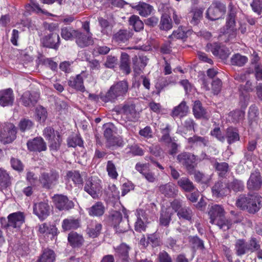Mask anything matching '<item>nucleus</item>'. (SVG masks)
Instances as JSON below:
<instances>
[{
	"instance_id": "obj_1",
	"label": "nucleus",
	"mask_w": 262,
	"mask_h": 262,
	"mask_svg": "<svg viewBox=\"0 0 262 262\" xmlns=\"http://www.w3.org/2000/svg\"><path fill=\"white\" fill-rule=\"evenodd\" d=\"M262 198L257 194H241L236 199V206L250 213L257 212L262 206Z\"/></svg>"
},
{
	"instance_id": "obj_2",
	"label": "nucleus",
	"mask_w": 262,
	"mask_h": 262,
	"mask_svg": "<svg viewBox=\"0 0 262 262\" xmlns=\"http://www.w3.org/2000/svg\"><path fill=\"white\" fill-rule=\"evenodd\" d=\"M225 211L222 206L219 205H212L208 211L209 222L217 226L220 229L226 231L230 228L231 221L225 217Z\"/></svg>"
},
{
	"instance_id": "obj_3",
	"label": "nucleus",
	"mask_w": 262,
	"mask_h": 262,
	"mask_svg": "<svg viewBox=\"0 0 262 262\" xmlns=\"http://www.w3.org/2000/svg\"><path fill=\"white\" fill-rule=\"evenodd\" d=\"M128 88L126 81H119L112 85L105 94L101 95V99L104 102H114L118 98L124 97Z\"/></svg>"
},
{
	"instance_id": "obj_4",
	"label": "nucleus",
	"mask_w": 262,
	"mask_h": 262,
	"mask_svg": "<svg viewBox=\"0 0 262 262\" xmlns=\"http://www.w3.org/2000/svg\"><path fill=\"white\" fill-rule=\"evenodd\" d=\"M115 112L121 115L122 119L125 122L137 121L139 118V113L136 110L135 104L125 102L115 107Z\"/></svg>"
},
{
	"instance_id": "obj_5",
	"label": "nucleus",
	"mask_w": 262,
	"mask_h": 262,
	"mask_svg": "<svg viewBox=\"0 0 262 262\" xmlns=\"http://www.w3.org/2000/svg\"><path fill=\"white\" fill-rule=\"evenodd\" d=\"M226 6L219 1H214L207 9L206 17L211 20L219 19L226 12Z\"/></svg>"
},
{
	"instance_id": "obj_6",
	"label": "nucleus",
	"mask_w": 262,
	"mask_h": 262,
	"mask_svg": "<svg viewBox=\"0 0 262 262\" xmlns=\"http://www.w3.org/2000/svg\"><path fill=\"white\" fill-rule=\"evenodd\" d=\"M58 173L56 171L51 170L41 173L39 182L43 188L49 189L53 188L58 183Z\"/></svg>"
},
{
	"instance_id": "obj_7",
	"label": "nucleus",
	"mask_w": 262,
	"mask_h": 262,
	"mask_svg": "<svg viewBox=\"0 0 262 262\" xmlns=\"http://www.w3.org/2000/svg\"><path fill=\"white\" fill-rule=\"evenodd\" d=\"M16 128L11 123L5 124L0 132V142L4 144H8L13 142L16 138Z\"/></svg>"
},
{
	"instance_id": "obj_8",
	"label": "nucleus",
	"mask_w": 262,
	"mask_h": 262,
	"mask_svg": "<svg viewBox=\"0 0 262 262\" xmlns=\"http://www.w3.org/2000/svg\"><path fill=\"white\" fill-rule=\"evenodd\" d=\"M101 181L97 178L89 179L84 186V190L94 199L98 197L101 189Z\"/></svg>"
},
{
	"instance_id": "obj_9",
	"label": "nucleus",
	"mask_w": 262,
	"mask_h": 262,
	"mask_svg": "<svg viewBox=\"0 0 262 262\" xmlns=\"http://www.w3.org/2000/svg\"><path fill=\"white\" fill-rule=\"evenodd\" d=\"M179 162L185 167L189 173H192L194 168L195 156L189 152H183L177 157Z\"/></svg>"
},
{
	"instance_id": "obj_10",
	"label": "nucleus",
	"mask_w": 262,
	"mask_h": 262,
	"mask_svg": "<svg viewBox=\"0 0 262 262\" xmlns=\"http://www.w3.org/2000/svg\"><path fill=\"white\" fill-rule=\"evenodd\" d=\"M53 201L55 207L59 210H68L74 206L72 201L62 194H56L53 197Z\"/></svg>"
},
{
	"instance_id": "obj_11",
	"label": "nucleus",
	"mask_w": 262,
	"mask_h": 262,
	"mask_svg": "<svg viewBox=\"0 0 262 262\" xmlns=\"http://www.w3.org/2000/svg\"><path fill=\"white\" fill-rule=\"evenodd\" d=\"M15 96L11 88L0 90V105L3 107L10 106L13 104Z\"/></svg>"
},
{
	"instance_id": "obj_12",
	"label": "nucleus",
	"mask_w": 262,
	"mask_h": 262,
	"mask_svg": "<svg viewBox=\"0 0 262 262\" xmlns=\"http://www.w3.org/2000/svg\"><path fill=\"white\" fill-rule=\"evenodd\" d=\"M8 222L7 225L8 228H13L18 229L25 221L24 214L20 212L11 213L8 216Z\"/></svg>"
},
{
	"instance_id": "obj_13",
	"label": "nucleus",
	"mask_w": 262,
	"mask_h": 262,
	"mask_svg": "<svg viewBox=\"0 0 262 262\" xmlns=\"http://www.w3.org/2000/svg\"><path fill=\"white\" fill-rule=\"evenodd\" d=\"M44 47L57 49L60 45V37L57 32L50 33L41 39Z\"/></svg>"
},
{
	"instance_id": "obj_14",
	"label": "nucleus",
	"mask_w": 262,
	"mask_h": 262,
	"mask_svg": "<svg viewBox=\"0 0 262 262\" xmlns=\"http://www.w3.org/2000/svg\"><path fill=\"white\" fill-rule=\"evenodd\" d=\"M137 220L135 224V229L137 232L145 231L148 223V218L145 211L142 209L137 210Z\"/></svg>"
},
{
	"instance_id": "obj_15",
	"label": "nucleus",
	"mask_w": 262,
	"mask_h": 262,
	"mask_svg": "<svg viewBox=\"0 0 262 262\" xmlns=\"http://www.w3.org/2000/svg\"><path fill=\"white\" fill-rule=\"evenodd\" d=\"M50 209V206L47 203L40 202L34 204L33 212L40 220H43L49 215Z\"/></svg>"
},
{
	"instance_id": "obj_16",
	"label": "nucleus",
	"mask_w": 262,
	"mask_h": 262,
	"mask_svg": "<svg viewBox=\"0 0 262 262\" xmlns=\"http://www.w3.org/2000/svg\"><path fill=\"white\" fill-rule=\"evenodd\" d=\"M27 144L30 151L41 152L47 149L46 143L41 137H36L29 140Z\"/></svg>"
},
{
	"instance_id": "obj_17",
	"label": "nucleus",
	"mask_w": 262,
	"mask_h": 262,
	"mask_svg": "<svg viewBox=\"0 0 262 262\" xmlns=\"http://www.w3.org/2000/svg\"><path fill=\"white\" fill-rule=\"evenodd\" d=\"M39 95L37 93L29 91L24 92L21 97V102L25 106H33L37 103Z\"/></svg>"
},
{
	"instance_id": "obj_18",
	"label": "nucleus",
	"mask_w": 262,
	"mask_h": 262,
	"mask_svg": "<svg viewBox=\"0 0 262 262\" xmlns=\"http://www.w3.org/2000/svg\"><path fill=\"white\" fill-rule=\"evenodd\" d=\"M262 185V179L258 171L252 172L247 182V187L250 190H258Z\"/></svg>"
},
{
	"instance_id": "obj_19",
	"label": "nucleus",
	"mask_w": 262,
	"mask_h": 262,
	"mask_svg": "<svg viewBox=\"0 0 262 262\" xmlns=\"http://www.w3.org/2000/svg\"><path fill=\"white\" fill-rule=\"evenodd\" d=\"M160 192L167 198H173L175 196L178 192V189L176 188L174 184L172 183L161 185L159 188Z\"/></svg>"
},
{
	"instance_id": "obj_20",
	"label": "nucleus",
	"mask_w": 262,
	"mask_h": 262,
	"mask_svg": "<svg viewBox=\"0 0 262 262\" xmlns=\"http://www.w3.org/2000/svg\"><path fill=\"white\" fill-rule=\"evenodd\" d=\"M78 34L76 37V42L80 47L84 48L93 43L92 34H85L79 31Z\"/></svg>"
},
{
	"instance_id": "obj_21",
	"label": "nucleus",
	"mask_w": 262,
	"mask_h": 262,
	"mask_svg": "<svg viewBox=\"0 0 262 262\" xmlns=\"http://www.w3.org/2000/svg\"><path fill=\"white\" fill-rule=\"evenodd\" d=\"M38 232L43 235L51 234L52 236H55L57 234V228L54 225L44 223L38 225Z\"/></svg>"
},
{
	"instance_id": "obj_22",
	"label": "nucleus",
	"mask_w": 262,
	"mask_h": 262,
	"mask_svg": "<svg viewBox=\"0 0 262 262\" xmlns=\"http://www.w3.org/2000/svg\"><path fill=\"white\" fill-rule=\"evenodd\" d=\"M148 60L145 56H140L139 58L137 56L133 57L132 60L134 65V72L140 74L142 70L147 65Z\"/></svg>"
},
{
	"instance_id": "obj_23",
	"label": "nucleus",
	"mask_w": 262,
	"mask_h": 262,
	"mask_svg": "<svg viewBox=\"0 0 262 262\" xmlns=\"http://www.w3.org/2000/svg\"><path fill=\"white\" fill-rule=\"evenodd\" d=\"M236 29L235 28H225L221 29L219 37L221 40L225 42L229 41L235 38Z\"/></svg>"
},
{
	"instance_id": "obj_24",
	"label": "nucleus",
	"mask_w": 262,
	"mask_h": 262,
	"mask_svg": "<svg viewBox=\"0 0 262 262\" xmlns=\"http://www.w3.org/2000/svg\"><path fill=\"white\" fill-rule=\"evenodd\" d=\"M132 7L136 10L141 16L144 17L150 15L153 10V7L151 6L144 2H140L138 4L133 6Z\"/></svg>"
},
{
	"instance_id": "obj_25",
	"label": "nucleus",
	"mask_w": 262,
	"mask_h": 262,
	"mask_svg": "<svg viewBox=\"0 0 262 262\" xmlns=\"http://www.w3.org/2000/svg\"><path fill=\"white\" fill-rule=\"evenodd\" d=\"M68 84L78 91L83 92L85 90L82 74H78L75 77H71L68 81Z\"/></svg>"
},
{
	"instance_id": "obj_26",
	"label": "nucleus",
	"mask_w": 262,
	"mask_h": 262,
	"mask_svg": "<svg viewBox=\"0 0 262 262\" xmlns=\"http://www.w3.org/2000/svg\"><path fill=\"white\" fill-rule=\"evenodd\" d=\"M213 195L220 198L225 196L229 194V188L227 186H224L222 183L217 182L212 188Z\"/></svg>"
},
{
	"instance_id": "obj_27",
	"label": "nucleus",
	"mask_w": 262,
	"mask_h": 262,
	"mask_svg": "<svg viewBox=\"0 0 262 262\" xmlns=\"http://www.w3.org/2000/svg\"><path fill=\"white\" fill-rule=\"evenodd\" d=\"M102 230V225L97 222H92L90 224L86 229V232L89 236L95 238L99 236Z\"/></svg>"
},
{
	"instance_id": "obj_28",
	"label": "nucleus",
	"mask_w": 262,
	"mask_h": 262,
	"mask_svg": "<svg viewBox=\"0 0 262 262\" xmlns=\"http://www.w3.org/2000/svg\"><path fill=\"white\" fill-rule=\"evenodd\" d=\"M68 241L72 247H79L83 244L84 238L82 235L72 232L69 234Z\"/></svg>"
},
{
	"instance_id": "obj_29",
	"label": "nucleus",
	"mask_w": 262,
	"mask_h": 262,
	"mask_svg": "<svg viewBox=\"0 0 262 262\" xmlns=\"http://www.w3.org/2000/svg\"><path fill=\"white\" fill-rule=\"evenodd\" d=\"M225 137L229 144L239 140V136L237 129L232 127H228L227 129Z\"/></svg>"
},
{
	"instance_id": "obj_30",
	"label": "nucleus",
	"mask_w": 262,
	"mask_h": 262,
	"mask_svg": "<svg viewBox=\"0 0 262 262\" xmlns=\"http://www.w3.org/2000/svg\"><path fill=\"white\" fill-rule=\"evenodd\" d=\"M79 226V220L72 217L64 219L62 223V227L64 230L76 229Z\"/></svg>"
},
{
	"instance_id": "obj_31",
	"label": "nucleus",
	"mask_w": 262,
	"mask_h": 262,
	"mask_svg": "<svg viewBox=\"0 0 262 262\" xmlns=\"http://www.w3.org/2000/svg\"><path fill=\"white\" fill-rule=\"evenodd\" d=\"M178 186L184 191L191 192L195 189L193 183L186 177H182L178 181Z\"/></svg>"
},
{
	"instance_id": "obj_32",
	"label": "nucleus",
	"mask_w": 262,
	"mask_h": 262,
	"mask_svg": "<svg viewBox=\"0 0 262 262\" xmlns=\"http://www.w3.org/2000/svg\"><path fill=\"white\" fill-rule=\"evenodd\" d=\"M104 210L103 204L98 202L88 209V212L91 216H100L103 214Z\"/></svg>"
},
{
	"instance_id": "obj_33",
	"label": "nucleus",
	"mask_w": 262,
	"mask_h": 262,
	"mask_svg": "<svg viewBox=\"0 0 262 262\" xmlns=\"http://www.w3.org/2000/svg\"><path fill=\"white\" fill-rule=\"evenodd\" d=\"M78 30L74 29L71 27H65L61 29V35L65 40H72L78 35Z\"/></svg>"
},
{
	"instance_id": "obj_34",
	"label": "nucleus",
	"mask_w": 262,
	"mask_h": 262,
	"mask_svg": "<svg viewBox=\"0 0 262 262\" xmlns=\"http://www.w3.org/2000/svg\"><path fill=\"white\" fill-rule=\"evenodd\" d=\"M122 216L120 212L115 211L112 214V221L113 222L114 228L116 229L117 232L123 233L127 231L126 228H121V223Z\"/></svg>"
},
{
	"instance_id": "obj_35",
	"label": "nucleus",
	"mask_w": 262,
	"mask_h": 262,
	"mask_svg": "<svg viewBox=\"0 0 262 262\" xmlns=\"http://www.w3.org/2000/svg\"><path fill=\"white\" fill-rule=\"evenodd\" d=\"M66 177L69 182L72 181L75 185H81L83 180L79 171L77 170H70L67 171Z\"/></svg>"
},
{
	"instance_id": "obj_36",
	"label": "nucleus",
	"mask_w": 262,
	"mask_h": 262,
	"mask_svg": "<svg viewBox=\"0 0 262 262\" xmlns=\"http://www.w3.org/2000/svg\"><path fill=\"white\" fill-rule=\"evenodd\" d=\"M120 69L126 74H128L130 72L129 57L125 53H122L120 57Z\"/></svg>"
},
{
	"instance_id": "obj_37",
	"label": "nucleus",
	"mask_w": 262,
	"mask_h": 262,
	"mask_svg": "<svg viewBox=\"0 0 262 262\" xmlns=\"http://www.w3.org/2000/svg\"><path fill=\"white\" fill-rule=\"evenodd\" d=\"M55 260L54 252L51 249H46L43 251L42 254L37 262H54Z\"/></svg>"
},
{
	"instance_id": "obj_38",
	"label": "nucleus",
	"mask_w": 262,
	"mask_h": 262,
	"mask_svg": "<svg viewBox=\"0 0 262 262\" xmlns=\"http://www.w3.org/2000/svg\"><path fill=\"white\" fill-rule=\"evenodd\" d=\"M187 142L191 145L204 146H208L209 144V141L207 138L198 136H194L192 137L189 138L187 139Z\"/></svg>"
},
{
	"instance_id": "obj_39",
	"label": "nucleus",
	"mask_w": 262,
	"mask_h": 262,
	"mask_svg": "<svg viewBox=\"0 0 262 262\" xmlns=\"http://www.w3.org/2000/svg\"><path fill=\"white\" fill-rule=\"evenodd\" d=\"M188 112V107L185 102H182L179 105L173 108L171 115L173 117H183L186 115Z\"/></svg>"
},
{
	"instance_id": "obj_40",
	"label": "nucleus",
	"mask_w": 262,
	"mask_h": 262,
	"mask_svg": "<svg viewBox=\"0 0 262 262\" xmlns=\"http://www.w3.org/2000/svg\"><path fill=\"white\" fill-rule=\"evenodd\" d=\"M131 36L130 33L127 30H120L113 36V39L119 43L125 42Z\"/></svg>"
},
{
	"instance_id": "obj_41",
	"label": "nucleus",
	"mask_w": 262,
	"mask_h": 262,
	"mask_svg": "<svg viewBox=\"0 0 262 262\" xmlns=\"http://www.w3.org/2000/svg\"><path fill=\"white\" fill-rule=\"evenodd\" d=\"M235 250L238 255H242L248 252L247 243L245 240L239 239L236 241Z\"/></svg>"
},
{
	"instance_id": "obj_42",
	"label": "nucleus",
	"mask_w": 262,
	"mask_h": 262,
	"mask_svg": "<svg viewBox=\"0 0 262 262\" xmlns=\"http://www.w3.org/2000/svg\"><path fill=\"white\" fill-rule=\"evenodd\" d=\"M107 144L108 147L114 149L123 146L124 142L120 137H113L107 141Z\"/></svg>"
},
{
	"instance_id": "obj_43",
	"label": "nucleus",
	"mask_w": 262,
	"mask_h": 262,
	"mask_svg": "<svg viewBox=\"0 0 262 262\" xmlns=\"http://www.w3.org/2000/svg\"><path fill=\"white\" fill-rule=\"evenodd\" d=\"M129 25L133 26L136 31H140L143 29V23L137 15H132L129 18Z\"/></svg>"
},
{
	"instance_id": "obj_44",
	"label": "nucleus",
	"mask_w": 262,
	"mask_h": 262,
	"mask_svg": "<svg viewBox=\"0 0 262 262\" xmlns=\"http://www.w3.org/2000/svg\"><path fill=\"white\" fill-rule=\"evenodd\" d=\"M248 61V58L239 54H235L231 58V63L232 65L242 67Z\"/></svg>"
},
{
	"instance_id": "obj_45",
	"label": "nucleus",
	"mask_w": 262,
	"mask_h": 262,
	"mask_svg": "<svg viewBox=\"0 0 262 262\" xmlns=\"http://www.w3.org/2000/svg\"><path fill=\"white\" fill-rule=\"evenodd\" d=\"M193 112L194 115L196 118L206 117V111L202 106L201 103L199 101H195L193 107Z\"/></svg>"
},
{
	"instance_id": "obj_46",
	"label": "nucleus",
	"mask_w": 262,
	"mask_h": 262,
	"mask_svg": "<svg viewBox=\"0 0 262 262\" xmlns=\"http://www.w3.org/2000/svg\"><path fill=\"white\" fill-rule=\"evenodd\" d=\"M34 126L33 122L27 118L21 119L18 124V128L20 132H26L30 130Z\"/></svg>"
},
{
	"instance_id": "obj_47",
	"label": "nucleus",
	"mask_w": 262,
	"mask_h": 262,
	"mask_svg": "<svg viewBox=\"0 0 262 262\" xmlns=\"http://www.w3.org/2000/svg\"><path fill=\"white\" fill-rule=\"evenodd\" d=\"M227 188H229V192L231 190L235 192L241 191L244 190V183L237 179L234 180L231 182L229 183L227 185Z\"/></svg>"
},
{
	"instance_id": "obj_48",
	"label": "nucleus",
	"mask_w": 262,
	"mask_h": 262,
	"mask_svg": "<svg viewBox=\"0 0 262 262\" xmlns=\"http://www.w3.org/2000/svg\"><path fill=\"white\" fill-rule=\"evenodd\" d=\"M106 169L109 177L114 180L117 179L118 173L116 166L112 161L109 160L107 162Z\"/></svg>"
},
{
	"instance_id": "obj_49",
	"label": "nucleus",
	"mask_w": 262,
	"mask_h": 262,
	"mask_svg": "<svg viewBox=\"0 0 262 262\" xmlns=\"http://www.w3.org/2000/svg\"><path fill=\"white\" fill-rule=\"evenodd\" d=\"M117 255L120 258H127L128 256L129 247L124 243L121 244L118 247L115 248Z\"/></svg>"
},
{
	"instance_id": "obj_50",
	"label": "nucleus",
	"mask_w": 262,
	"mask_h": 262,
	"mask_svg": "<svg viewBox=\"0 0 262 262\" xmlns=\"http://www.w3.org/2000/svg\"><path fill=\"white\" fill-rule=\"evenodd\" d=\"M206 51H210L214 56H222L223 50L221 49V46L216 43H207L206 46Z\"/></svg>"
},
{
	"instance_id": "obj_51",
	"label": "nucleus",
	"mask_w": 262,
	"mask_h": 262,
	"mask_svg": "<svg viewBox=\"0 0 262 262\" xmlns=\"http://www.w3.org/2000/svg\"><path fill=\"white\" fill-rule=\"evenodd\" d=\"M193 213L191 209L188 207H183L178 211L177 215L179 219L190 221L191 219Z\"/></svg>"
},
{
	"instance_id": "obj_52",
	"label": "nucleus",
	"mask_w": 262,
	"mask_h": 262,
	"mask_svg": "<svg viewBox=\"0 0 262 262\" xmlns=\"http://www.w3.org/2000/svg\"><path fill=\"white\" fill-rule=\"evenodd\" d=\"M245 116L244 112L241 110H236L230 113L229 120L233 123L238 122L243 120Z\"/></svg>"
},
{
	"instance_id": "obj_53",
	"label": "nucleus",
	"mask_w": 262,
	"mask_h": 262,
	"mask_svg": "<svg viewBox=\"0 0 262 262\" xmlns=\"http://www.w3.org/2000/svg\"><path fill=\"white\" fill-rule=\"evenodd\" d=\"M47 117L46 110L42 106H39L36 108V120L39 122H44Z\"/></svg>"
},
{
	"instance_id": "obj_54",
	"label": "nucleus",
	"mask_w": 262,
	"mask_h": 262,
	"mask_svg": "<svg viewBox=\"0 0 262 262\" xmlns=\"http://www.w3.org/2000/svg\"><path fill=\"white\" fill-rule=\"evenodd\" d=\"M10 177L5 169L0 168V188L6 187L9 183Z\"/></svg>"
},
{
	"instance_id": "obj_55",
	"label": "nucleus",
	"mask_w": 262,
	"mask_h": 262,
	"mask_svg": "<svg viewBox=\"0 0 262 262\" xmlns=\"http://www.w3.org/2000/svg\"><path fill=\"white\" fill-rule=\"evenodd\" d=\"M98 21L99 23V25H100L102 28V33L103 34H105L107 35L111 34L112 32V28L111 26L110 25L108 21L102 17H99L98 18Z\"/></svg>"
},
{
	"instance_id": "obj_56",
	"label": "nucleus",
	"mask_w": 262,
	"mask_h": 262,
	"mask_svg": "<svg viewBox=\"0 0 262 262\" xmlns=\"http://www.w3.org/2000/svg\"><path fill=\"white\" fill-rule=\"evenodd\" d=\"M192 17L190 23L193 25H196L200 21L203 14V10L199 9H194L191 12Z\"/></svg>"
},
{
	"instance_id": "obj_57",
	"label": "nucleus",
	"mask_w": 262,
	"mask_h": 262,
	"mask_svg": "<svg viewBox=\"0 0 262 262\" xmlns=\"http://www.w3.org/2000/svg\"><path fill=\"white\" fill-rule=\"evenodd\" d=\"M171 19L167 15H163L161 17L160 28L161 29L168 30L171 28Z\"/></svg>"
},
{
	"instance_id": "obj_58",
	"label": "nucleus",
	"mask_w": 262,
	"mask_h": 262,
	"mask_svg": "<svg viewBox=\"0 0 262 262\" xmlns=\"http://www.w3.org/2000/svg\"><path fill=\"white\" fill-rule=\"evenodd\" d=\"M26 8L29 12L35 11L37 13H47L45 10L41 9L37 3L33 1L31 2L30 4L26 5Z\"/></svg>"
},
{
	"instance_id": "obj_59",
	"label": "nucleus",
	"mask_w": 262,
	"mask_h": 262,
	"mask_svg": "<svg viewBox=\"0 0 262 262\" xmlns=\"http://www.w3.org/2000/svg\"><path fill=\"white\" fill-rule=\"evenodd\" d=\"M57 137L53 139L50 140L49 148L51 150L57 151L59 148L61 140L60 139V135L56 132Z\"/></svg>"
},
{
	"instance_id": "obj_60",
	"label": "nucleus",
	"mask_w": 262,
	"mask_h": 262,
	"mask_svg": "<svg viewBox=\"0 0 262 262\" xmlns=\"http://www.w3.org/2000/svg\"><path fill=\"white\" fill-rule=\"evenodd\" d=\"M186 36V33L182 27H179L169 36V39H183Z\"/></svg>"
},
{
	"instance_id": "obj_61",
	"label": "nucleus",
	"mask_w": 262,
	"mask_h": 262,
	"mask_svg": "<svg viewBox=\"0 0 262 262\" xmlns=\"http://www.w3.org/2000/svg\"><path fill=\"white\" fill-rule=\"evenodd\" d=\"M189 242L193 245V248H196L200 249H204L203 241L197 236L189 237Z\"/></svg>"
},
{
	"instance_id": "obj_62",
	"label": "nucleus",
	"mask_w": 262,
	"mask_h": 262,
	"mask_svg": "<svg viewBox=\"0 0 262 262\" xmlns=\"http://www.w3.org/2000/svg\"><path fill=\"white\" fill-rule=\"evenodd\" d=\"M82 139L77 136L69 138L68 140V144L70 147H74L76 146H81L82 145Z\"/></svg>"
},
{
	"instance_id": "obj_63",
	"label": "nucleus",
	"mask_w": 262,
	"mask_h": 262,
	"mask_svg": "<svg viewBox=\"0 0 262 262\" xmlns=\"http://www.w3.org/2000/svg\"><path fill=\"white\" fill-rule=\"evenodd\" d=\"M222 88V82L219 79H214L212 82V90L214 95H217Z\"/></svg>"
},
{
	"instance_id": "obj_64",
	"label": "nucleus",
	"mask_w": 262,
	"mask_h": 262,
	"mask_svg": "<svg viewBox=\"0 0 262 262\" xmlns=\"http://www.w3.org/2000/svg\"><path fill=\"white\" fill-rule=\"evenodd\" d=\"M250 6L254 12L258 14L261 13L262 10V0H253L250 4Z\"/></svg>"
}]
</instances>
